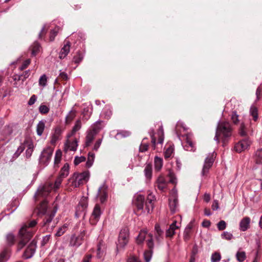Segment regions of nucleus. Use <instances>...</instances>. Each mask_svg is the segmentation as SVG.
<instances>
[{
    "label": "nucleus",
    "instance_id": "23",
    "mask_svg": "<svg viewBox=\"0 0 262 262\" xmlns=\"http://www.w3.org/2000/svg\"><path fill=\"white\" fill-rule=\"evenodd\" d=\"M75 175L78 179L80 176V178H81V179L83 180L85 183H87L89 181L90 177V172L88 170H84L81 172L76 171L74 172V176Z\"/></svg>",
    "mask_w": 262,
    "mask_h": 262
},
{
    "label": "nucleus",
    "instance_id": "49",
    "mask_svg": "<svg viewBox=\"0 0 262 262\" xmlns=\"http://www.w3.org/2000/svg\"><path fill=\"white\" fill-rule=\"evenodd\" d=\"M239 115L237 114L236 111H234L232 112V115L231 120L234 125H237L239 123V120L238 119Z\"/></svg>",
    "mask_w": 262,
    "mask_h": 262
},
{
    "label": "nucleus",
    "instance_id": "19",
    "mask_svg": "<svg viewBox=\"0 0 262 262\" xmlns=\"http://www.w3.org/2000/svg\"><path fill=\"white\" fill-rule=\"evenodd\" d=\"M11 249L5 247L0 253V262H6L10 257Z\"/></svg>",
    "mask_w": 262,
    "mask_h": 262
},
{
    "label": "nucleus",
    "instance_id": "17",
    "mask_svg": "<svg viewBox=\"0 0 262 262\" xmlns=\"http://www.w3.org/2000/svg\"><path fill=\"white\" fill-rule=\"evenodd\" d=\"M156 183L157 184L158 188L160 190L163 191L164 189L167 188L168 182L166 181L164 176L161 173L156 180Z\"/></svg>",
    "mask_w": 262,
    "mask_h": 262
},
{
    "label": "nucleus",
    "instance_id": "55",
    "mask_svg": "<svg viewBox=\"0 0 262 262\" xmlns=\"http://www.w3.org/2000/svg\"><path fill=\"white\" fill-rule=\"evenodd\" d=\"M192 231L191 230L185 229L184 231L183 239L185 242L189 241L191 236Z\"/></svg>",
    "mask_w": 262,
    "mask_h": 262
},
{
    "label": "nucleus",
    "instance_id": "4",
    "mask_svg": "<svg viewBox=\"0 0 262 262\" xmlns=\"http://www.w3.org/2000/svg\"><path fill=\"white\" fill-rule=\"evenodd\" d=\"M251 144L252 142L250 140V137H247L235 143L233 150L239 154L249 149Z\"/></svg>",
    "mask_w": 262,
    "mask_h": 262
},
{
    "label": "nucleus",
    "instance_id": "22",
    "mask_svg": "<svg viewBox=\"0 0 262 262\" xmlns=\"http://www.w3.org/2000/svg\"><path fill=\"white\" fill-rule=\"evenodd\" d=\"M144 172L146 182H150L152 177V165L151 162L146 164L144 169Z\"/></svg>",
    "mask_w": 262,
    "mask_h": 262
},
{
    "label": "nucleus",
    "instance_id": "53",
    "mask_svg": "<svg viewBox=\"0 0 262 262\" xmlns=\"http://www.w3.org/2000/svg\"><path fill=\"white\" fill-rule=\"evenodd\" d=\"M19 241L17 244V251L21 250L28 243L27 241L24 240L23 238H19Z\"/></svg>",
    "mask_w": 262,
    "mask_h": 262
},
{
    "label": "nucleus",
    "instance_id": "45",
    "mask_svg": "<svg viewBox=\"0 0 262 262\" xmlns=\"http://www.w3.org/2000/svg\"><path fill=\"white\" fill-rule=\"evenodd\" d=\"M69 225L67 223L63 224L61 227L59 228L55 234V236L56 237H59L61 236L62 235H63L66 231L68 229Z\"/></svg>",
    "mask_w": 262,
    "mask_h": 262
},
{
    "label": "nucleus",
    "instance_id": "38",
    "mask_svg": "<svg viewBox=\"0 0 262 262\" xmlns=\"http://www.w3.org/2000/svg\"><path fill=\"white\" fill-rule=\"evenodd\" d=\"M82 243L78 242V238H76V233L72 234L70 237L69 246L78 247Z\"/></svg>",
    "mask_w": 262,
    "mask_h": 262
},
{
    "label": "nucleus",
    "instance_id": "11",
    "mask_svg": "<svg viewBox=\"0 0 262 262\" xmlns=\"http://www.w3.org/2000/svg\"><path fill=\"white\" fill-rule=\"evenodd\" d=\"M108 186L104 183L98 189L96 197H99L100 202L101 204L106 203L108 200Z\"/></svg>",
    "mask_w": 262,
    "mask_h": 262
},
{
    "label": "nucleus",
    "instance_id": "59",
    "mask_svg": "<svg viewBox=\"0 0 262 262\" xmlns=\"http://www.w3.org/2000/svg\"><path fill=\"white\" fill-rule=\"evenodd\" d=\"M216 226L219 231H223L226 228L227 223L225 221L221 220L217 223Z\"/></svg>",
    "mask_w": 262,
    "mask_h": 262
},
{
    "label": "nucleus",
    "instance_id": "52",
    "mask_svg": "<svg viewBox=\"0 0 262 262\" xmlns=\"http://www.w3.org/2000/svg\"><path fill=\"white\" fill-rule=\"evenodd\" d=\"M48 77L46 74L41 75L39 79V85L40 86L45 87L47 84Z\"/></svg>",
    "mask_w": 262,
    "mask_h": 262
},
{
    "label": "nucleus",
    "instance_id": "57",
    "mask_svg": "<svg viewBox=\"0 0 262 262\" xmlns=\"http://www.w3.org/2000/svg\"><path fill=\"white\" fill-rule=\"evenodd\" d=\"M149 144L148 143L142 142L140 144L139 151L140 152L147 151L149 149Z\"/></svg>",
    "mask_w": 262,
    "mask_h": 262
},
{
    "label": "nucleus",
    "instance_id": "21",
    "mask_svg": "<svg viewBox=\"0 0 262 262\" xmlns=\"http://www.w3.org/2000/svg\"><path fill=\"white\" fill-rule=\"evenodd\" d=\"M102 123H103V121L100 120L96 121L92 125L91 128L88 130L97 135L103 128Z\"/></svg>",
    "mask_w": 262,
    "mask_h": 262
},
{
    "label": "nucleus",
    "instance_id": "27",
    "mask_svg": "<svg viewBox=\"0 0 262 262\" xmlns=\"http://www.w3.org/2000/svg\"><path fill=\"white\" fill-rule=\"evenodd\" d=\"M155 238L157 242L160 241V238L163 239L164 231L161 229L159 223H157L155 225Z\"/></svg>",
    "mask_w": 262,
    "mask_h": 262
},
{
    "label": "nucleus",
    "instance_id": "32",
    "mask_svg": "<svg viewBox=\"0 0 262 262\" xmlns=\"http://www.w3.org/2000/svg\"><path fill=\"white\" fill-rule=\"evenodd\" d=\"M250 115L252 117L254 122H257L258 120V109L255 105H252L250 109Z\"/></svg>",
    "mask_w": 262,
    "mask_h": 262
},
{
    "label": "nucleus",
    "instance_id": "43",
    "mask_svg": "<svg viewBox=\"0 0 262 262\" xmlns=\"http://www.w3.org/2000/svg\"><path fill=\"white\" fill-rule=\"evenodd\" d=\"M40 48V44L37 41H35L31 50V56H35L39 52Z\"/></svg>",
    "mask_w": 262,
    "mask_h": 262
},
{
    "label": "nucleus",
    "instance_id": "18",
    "mask_svg": "<svg viewBox=\"0 0 262 262\" xmlns=\"http://www.w3.org/2000/svg\"><path fill=\"white\" fill-rule=\"evenodd\" d=\"M250 218L248 216L244 217L239 223V229L241 231H246L250 228Z\"/></svg>",
    "mask_w": 262,
    "mask_h": 262
},
{
    "label": "nucleus",
    "instance_id": "9",
    "mask_svg": "<svg viewBox=\"0 0 262 262\" xmlns=\"http://www.w3.org/2000/svg\"><path fill=\"white\" fill-rule=\"evenodd\" d=\"M37 241L36 239H33L25 250L24 251L23 257L25 259H29L31 258L35 252L36 248L37 247Z\"/></svg>",
    "mask_w": 262,
    "mask_h": 262
},
{
    "label": "nucleus",
    "instance_id": "2",
    "mask_svg": "<svg viewBox=\"0 0 262 262\" xmlns=\"http://www.w3.org/2000/svg\"><path fill=\"white\" fill-rule=\"evenodd\" d=\"M129 234V229L127 226L122 228L120 230L118 237L119 244L116 243V248L115 250L116 255L119 253V249H124L128 243Z\"/></svg>",
    "mask_w": 262,
    "mask_h": 262
},
{
    "label": "nucleus",
    "instance_id": "44",
    "mask_svg": "<svg viewBox=\"0 0 262 262\" xmlns=\"http://www.w3.org/2000/svg\"><path fill=\"white\" fill-rule=\"evenodd\" d=\"M45 123L46 121L41 120L37 125V134L39 136H41L43 133L45 128Z\"/></svg>",
    "mask_w": 262,
    "mask_h": 262
},
{
    "label": "nucleus",
    "instance_id": "47",
    "mask_svg": "<svg viewBox=\"0 0 262 262\" xmlns=\"http://www.w3.org/2000/svg\"><path fill=\"white\" fill-rule=\"evenodd\" d=\"M154 251L148 250H145L143 253V258L144 262H149L152 256Z\"/></svg>",
    "mask_w": 262,
    "mask_h": 262
},
{
    "label": "nucleus",
    "instance_id": "25",
    "mask_svg": "<svg viewBox=\"0 0 262 262\" xmlns=\"http://www.w3.org/2000/svg\"><path fill=\"white\" fill-rule=\"evenodd\" d=\"M96 135H94L93 133L88 130L87 135L85 137V141L84 144V148L89 147L93 143L95 138Z\"/></svg>",
    "mask_w": 262,
    "mask_h": 262
},
{
    "label": "nucleus",
    "instance_id": "41",
    "mask_svg": "<svg viewBox=\"0 0 262 262\" xmlns=\"http://www.w3.org/2000/svg\"><path fill=\"white\" fill-rule=\"evenodd\" d=\"M83 58V54L80 50H78L75 55L74 56L72 62L76 64H79L81 62Z\"/></svg>",
    "mask_w": 262,
    "mask_h": 262
},
{
    "label": "nucleus",
    "instance_id": "3",
    "mask_svg": "<svg viewBox=\"0 0 262 262\" xmlns=\"http://www.w3.org/2000/svg\"><path fill=\"white\" fill-rule=\"evenodd\" d=\"M216 132L222 136H232L233 128L229 121H220Z\"/></svg>",
    "mask_w": 262,
    "mask_h": 262
},
{
    "label": "nucleus",
    "instance_id": "12",
    "mask_svg": "<svg viewBox=\"0 0 262 262\" xmlns=\"http://www.w3.org/2000/svg\"><path fill=\"white\" fill-rule=\"evenodd\" d=\"M214 159L213 158V154L210 157H208L205 160V163L202 170V175L203 176H207L209 172V169L213 165Z\"/></svg>",
    "mask_w": 262,
    "mask_h": 262
},
{
    "label": "nucleus",
    "instance_id": "54",
    "mask_svg": "<svg viewBox=\"0 0 262 262\" xmlns=\"http://www.w3.org/2000/svg\"><path fill=\"white\" fill-rule=\"evenodd\" d=\"M176 234V232L175 230L168 228L166 230L165 237L166 238H169L170 239H172L173 238Z\"/></svg>",
    "mask_w": 262,
    "mask_h": 262
},
{
    "label": "nucleus",
    "instance_id": "5",
    "mask_svg": "<svg viewBox=\"0 0 262 262\" xmlns=\"http://www.w3.org/2000/svg\"><path fill=\"white\" fill-rule=\"evenodd\" d=\"M103 211L101 209L100 205L98 203H96L95 205L91 217L89 219L90 224L93 226H96L99 221L101 215Z\"/></svg>",
    "mask_w": 262,
    "mask_h": 262
},
{
    "label": "nucleus",
    "instance_id": "36",
    "mask_svg": "<svg viewBox=\"0 0 262 262\" xmlns=\"http://www.w3.org/2000/svg\"><path fill=\"white\" fill-rule=\"evenodd\" d=\"M88 160L86 162L85 166L86 168H89L92 166L94 162L95 155L94 153L90 151L88 153Z\"/></svg>",
    "mask_w": 262,
    "mask_h": 262
},
{
    "label": "nucleus",
    "instance_id": "20",
    "mask_svg": "<svg viewBox=\"0 0 262 262\" xmlns=\"http://www.w3.org/2000/svg\"><path fill=\"white\" fill-rule=\"evenodd\" d=\"M81 127V122L80 119L77 120L75 122L74 126L72 127L70 133L67 135V138L69 139L75 135L76 132L79 130Z\"/></svg>",
    "mask_w": 262,
    "mask_h": 262
},
{
    "label": "nucleus",
    "instance_id": "34",
    "mask_svg": "<svg viewBox=\"0 0 262 262\" xmlns=\"http://www.w3.org/2000/svg\"><path fill=\"white\" fill-rule=\"evenodd\" d=\"M247 128L246 126L245 123L244 122H242L241 123L240 126L238 129V133L239 135L242 137H249L248 136V133L247 132Z\"/></svg>",
    "mask_w": 262,
    "mask_h": 262
},
{
    "label": "nucleus",
    "instance_id": "31",
    "mask_svg": "<svg viewBox=\"0 0 262 262\" xmlns=\"http://www.w3.org/2000/svg\"><path fill=\"white\" fill-rule=\"evenodd\" d=\"M69 171L70 165L68 163H66L60 169L58 175L65 178L69 175Z\"/></svg>",
    "mask_w": 262,
    "mask_h": 262
},
{
    "label": "nucleus",
    "instance_id": "51",
    "mask_svg": "<svg viewBox=\"0 0 262 262\" xmlns=\"http://www.w3.org/2000/svg\"><path fill=\"white\" fill-rule=\"evenodd\" d=\"M62 152L61 149H58L56 150L54 159L55 164H59L62 159Z\"/></svg>",
    "mask_w": 262,
    "mask_h": 262
},
{
    "label": "nucleus",
    "instance_id": "13",
    "mask_svg": "<svg viewBox=\"0 0 262 262\" xmlns=\"http://www.w3.org/2000/svg\"><path fill=\"white\" fill-rule=\"evenodd\" d=\"M66 142L64 144V147L63 151L67 152L69 149L71 151H75L77 150L78 146V140L77 138H75L72 142L69 140V139L67 138Z\"/></svg>",
    "mask_w": 262,
    "mask_h": 262
},
{
    "label": "nucleus",
    "instance_id": "33",
    "mask_svg": "<svg viewBox=\"0 0 262 262\" xmlns=\"http://www.w3.org/2000/svg\"><path fill=\"white\" fill-rule=\"evenodd\" d=\"M174 146L173 144L170 145L169 147L164 151V156L165 160H167L171 157L174 153Z\"/></svg>",
    "mask_w": 262,
    "mask_h": 262
},
{
    "label": "nucleus",
    "instance_id": "6",
    "mask_svg": "<svg viewBox=\"0 0 262 262\" xmlns=\"http://www.w3.org/2000/svg\"><path fill=\"white\" fill-rule=\"evenodd\" d=\"M145 203V196L141 194H137L134 197L132 201V205L135 206L136 208L134 209V212L136 215H138L137 213V211L143 210Z\"/></svg>",
    "mask_w": 262,
    "mask_h": 262
},
{
    "label": "nucleus",
    "instance_id": "28",
    "mask_svg": "<svg viewBox=\"0 0 262 262\" xmlns=\"http://www.w3.org/2000/svg\"><path fill=\"white\" fill-rule=\"evenodd\" d=\"M102 246L105 247V244H104L103 241L101 239L98 242L97 245L96 257L99 259L102 258L104 256V251L101 249Z\"/></svg>",
    "mask_w": 262,
    "mask_h": 262
},
{
    "label": "nucleus",
    "instance_id": "1",
    "mask_svg": "<svg viewBox=\"0 0 262 262\" xmlns=\"http://www.w3.org/2000/svg\"><path fill=\"white\" fill-rule=\"evenodd\" d=\"M60 140H61V138L57 137L55 135H52L50 143L51 145H53V147L48 146L43 148L39 157V162L40 164L44 166H46L48 165L52 156L54 147L56 145L57 142Z\"/></svg>",
    "mask_w": 262,
    "mask_h": 262
},
{
    "label": "nucleus",
    "instance_id": "63",
    "mask_svg": "<svg viewBox=\"0 0 262 262\" xmlns=\"http://www.w3.org/2000/svg\"><path fill=\"white\" fill-rule=\"evenodd\" d=\"M232 136H223L222 138V146L223 147L226 146L230 140Z\"/></svg>",
    "mask_w": 262,
    "mask_h": 262
},
{
    "label": "nucleus",
    "instance_id": "56",
    "mask_svg": "<svg viewBox=\"0 0 262 262\" xmlns=\"http://www.w3.org/2000/svg\"><path fill=\"white\" fill-rule=\"evenodd\" d=\"M85 161L86 158L83 156L80 157L76 156L74 160V164L76 166L78 165L80 163L84 162Z\"/></svg>",
    "mask_w": 262,
    "mask_h": 262
},
{
    "label": "nucleus",
    "instance_id": "39",
    "mask_svg": "<svg viewBox=\"0 0 262 262\" xmlns=\"http://www.w3.org/2000/svg\"><path fill=\"white\" fill-rule=\"evenodd\" d=\"M241 248L239 249L236 253V258L238 261L243 262L246 259V253L244 251H241Z\"/></svg>",
    "mask_w": 262,
    "mask_h": 262
},
{
    "label": "nucleus",
    "instance_id": "46",
    "mask_svg": "<svg viewBox=\"0 0 262 262\" xmlns=\"http://www.w3.org/2000/svg\"><path fill=\"white\" fill-rule=\"evenodd\" d=\"M255 157L256 159L255 160V162L257 164H260L262 163V148L260 149H258L255 154Z\"/></svg>",
    "mask_w": 262,
    "mask_h": 262
},
{
    "label": "nucleus",
    "instance_id": "8",
    "mask_svg": "<svg viewBox=\"0 0 262 262\" xmlns=\"http://www.w3.org/2000/svg\"><path fill=\"white\" fill-rule=\"evenodd\" d=\"M34 233V232L28 231L26 223H24L18 231L17 236L18 238H23L28 243L33 237Z\"/></svg>",
    "mask_w": 262,
    "mask_h": 262
},
{
    "label": "nucleus",
    "instance_id": "64",
    "mask_svg": "<svg viewBox=\"0 0 262 262\" xmlns=\"http://www.w3.org/2000/svg\"><path fill=\"white\" fill-rule=\"evenodd\" d=\"M126 262H141L139 258L135 255H130L127 259Z\"/></svg>",
    "mask_w": 262,
    "mask_h": 262
},
{
    "label": "nucleus",
    "instance_id": "48",
    "mask_svg": "<svg viewBox=\"0 0 262 262\" xmlns=\"http://www.w3.org/2000/svg\"><path fill=\"white\" fill-rule=\"evenodd\" d=\"M222 256L220 252L215 251L212 254L211 257V262H219L221 259Z\"/></svg>",
    "mask_w": 262,
    "mask_h": 262
},
{
    "label": "nucleus",
    "instance_id": "35",
    "mask_svg": "<svg viewBox=\"0 0 262 262\" xmlns=\"http://www.w3.org/2000/svg\"><path fill=\"white\" fill-rule=\"evenodd\" d=\"M63 179L64 178L58 175L54 181V185L52 188V189L54 192L57 191L60 188Z\"/></svg>",
    "mask_w": 262,
    "mask_h": 262
},
{
    "label": "nucleus",
    "instance_id": "61",
    "mask_svg": "<svg viewBox=\"0 0 262 262\" xmlns=\"http://www.w3.org/2000/svg\"><path fill=\"white\" fill-rule=\"evenodd\" d=\"M25 147L24 145H20L17 150L15 151V152L13 156V158H16L18 157V156L20 155V154L23 152V151L25 150Z\"/></svg>",
    "mask_w": 262,
    "mask_h": 262
},
{
    "label": "nucleus",
    "instance_id": "62",
    "mask_svg": "<svg viewBox=\"0 0 262 262\" xmlns=\"http://www.w3.org/2000/svg\"><path fill=\"white\" fill-rule=\"evenodd\" d=\"M146 246L148 248V250L153 251L154 248V239H148L146 241Z\"/></svg>",
    "mask_w": 262,
    "mask_h": 262
},
{
    "label": "nucleus",
    "instance_id": "50",
    "mask_svg": "<svg viewBox=\"0 0 262 262\" xmlns=\"http://www.w3.org/2000/svg\"><path fill=\"white\" fill-rule=\"evenodd\" d=\"M199 253L198 246L196 244H194L191 250L190 258L196 259V256Z\"/></svg>",
    "mask_w": 262,
    "mask_h": 262
},
{
    "label": "nucleus",
    "instance_id": "60",
    "mask_svg": "<svg viewBox=\"0 0 262 262\" xmlns=\"http://www.w3.org/2000/svg\"><path fill=\"white\" fill-rule=\"evenodd\" d=\"M54 133L53 135H55L57 137L60 138L61 134L62 133L63 130L61 129V127L60 125H57L54 128Z\"/></svg>",
    "mask_w": 262,
    "mask_h": 262
},
{
    "label": "nucleus",
    "instance_id": "14",
    "mask_svg": "<svg viewBox=\"0 0 262 262\" xmlns=\"http://www.w3.org/2000/svg\"><path fill=\"white\" fill-rule=\"evenodd\" d=\"M148 230L147 228L141 229L135 238V243L138 246H143L145 239L146 235L147 234Z\"/></svg>",
    "mask_w": 262,
    "mask_h": 262
},
{
    "label": "nucleus",
    "instance_id": "29",
    "mask_svg": "<svg viewBox=\"0 0 262 262\" xmlns=\"http://www.w3.org/2000/svg\"><path fill=\"white\" fill-rule=\"evenodd\" d=\"M178 205V199L173 198L172 201L171 199H168V206L170 210L171 214H173L176 213V207Z\"/></svg>",
    "mask_w": 262,
    "mask_h": 262
},
{
    "label": "nucleus",
    "instance_id": "7",
    "mask_svg": "<svg viewBox=\"0 0 262 262\" xmlns=\"http://www.w3.org/2000/svg\"><path fill=\"white\" fill-rule=\"evenodd\" d=\"M13 132L12 126L6 125L0 132V142L8 143L11 139V135Z\"/></svg>",
    "mask_w": 262,
    "mask_h": 262
},
{
    "label": "nucleus",
    "instance_id": "15",
    "mask_svg": "<svg viewBox=\"0 0 262 262\" xmlns=\"http://www.w3.org/2000/svg\"><path fill=\"white\" fill-rule=\"evenodd\" d=\"M48 204L49 201L47 199H44L40 202L38 205V212L37 213L38 216H40V215H45L47 214Z\"/></svg>",
    "mask_w": 262,
    "mask_h": 262
},
{
    "label": "nucleus",
    "instance_id": "24",
    "mask_svg": "<svg viewBox=\"0 0 262 262\" xmlns=\"http://www.w3.org/2000/svg\"><path fill=\"white\" fill-rule=\"evenodd\" d=\"M163 165V159L157 156L155 157L154 167L156 172H159L161 170Z\"/></svg>",
    "mask_w": 262,
    "mask_h": 262
},
{
    "label": "nucleus",
    "instance_id": "16",
    "mask_svg": "<svg viewBox=\"0 0 262 262\" xmlns=\"http://www.w3.org/2000/svg\"><path fill=\"white\" fill-rule=\"evenodd\" d=\"M65 43L63 47L61 48L59 54V58L60 59H64L69 54L70 49L71 46V43L69 40H65Z\"/></svg>",
    "mask_w": 262,
    "mask_h": 262
},
{
    "label": "nucleus",
    "instance_id": "58",
    "mask_svg": "<svg viewBox=\"0 0 262 262\" xmlns=\"http://www.w3.org/2000/svg\"><path fill=\"white\" fill-rule=\"evenodd\" d=\"M257 238H255L256 242V252H260L262 253V248L261 247V243H260V237L259 236L258 234L256 235Z\"/></svg>",
    "mask_w": 262,
    "mask_h": 262
},
{
    "label": "nucleus",
    "instance_id": "37",
    "mask_svg": "<svg viewBox=\"0 0 262 262\" xmlns=\"http://www.w3.org/2000/svg\"><path fill=\"white\" fill-rule=\"evenodd\" d=\"M6 239L7 243V247H9V248H10L11 247L13 246L16 242L15 236L12 233H10L7 234Z\"/></svg>",
    "mask_w": 262,
    "mask_h": 262
},
{
    "label": "nucleus",
    "instance_id": "26",
    "mask_svg": "<svg viewBox=\"0 0 262 262\" xmlns=\"http://www.w3.org/2000/svg\"><path fill=\"white\" fill-rule=\"evenodd\" d=\"M88 196H82L81 197L80 201L79 202L78 205H77L79 206V207L81 208V210L80 211V212L86 211L88 207Z\"/></svg>",
    "mask_w": 262,
    "mask_h": 262
},
{
    "label": "nucleus",
    "instance_id": "10",
    "mask_svg": "<svg viewBox=\"0 0 262 262\" xmlns=\"http://www.w3.org/2000/svg\"><path fill=\"white\" fill-rule=\"evenodd\" d=\"M51 192V189H49L46 185L44 184L39 186L34 196L35 202L39 200V196L47 199V197Z\"/></svg>",
    "mask_w": 262,
    "mask_h": 262
},
{
    "label": "nucleus",
    "instance_id": "30",
    "mask_svg": "<svg viewBox=\"0 0 262 262\" xmlns=\"http://www.w3.org/2000/svg\"><path fill=\"white\" fill-rule=\"evenodd\" d=\"M168 173L167 177L169 178L168 183L172 184L174 185H177V179L172 168H168L167 169Z\"/></svg>",
    "mask_w": 262,
    "mask_h": 262
},
{
    "label": "nucleus",
    "instance_id": "42",
    "mask_svg": "<svg viewBox=\"0 0 262 262\" xmlns=\"http://www.w3.org/2000/svg\"><path fill=\"white\" fill-rule=\"evenodd\" d=\"M76 111L72 110L66 117L65 123L66 125L69 124L75 118Z\"/></svg>",
    "mask_w": 262,
    "mask_h": 262
},
{
    "label": "nucleus",
    "instance_id": "40",
    "mask_svg": "<svg viewBox=\"0 0 262 262\" xmlns=\"http://www.w3.org/2000/svg\"><path fill=\"white\" fill-rule=\"evenodd\" d=\"M39 112L41 115L48 114L50 110L49 104H46L45 103H42L38 108Z\"/></svg>",
    "mask_w": 262,
    "mask_h": 262
}]
</instances>
